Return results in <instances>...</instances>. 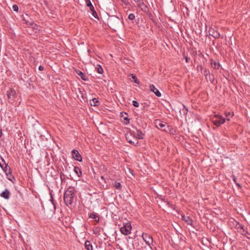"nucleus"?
Masks as SVG:
<instances>
[{"instance_id": "nucleus-33", "label": "nucleus", "mask_w": 250, "mask_h": 250, "mask_svg": "<svg viewBox=\"0 0 250 250\" xmlns=\"http://www.w3.org/2000/svg\"><path fill=\"white\" fill-rule=\"evenodd\" d=\"M128 142L130 144H133L134 145H135L136 144H138V141L137 140H136L135 142H133L132 140H128Z\"/></svg>"}, {"instance_id": "nucleus-13", "label": "nucleus", "mask_w": 250, "mask_h": 250, "mask_svg": "<svg viewBox=\"0 0 250 250\" xmlns=\"http://www.w3.org/2000/svg\"><path fill=\"white\" fill-rule=\"evenodd\" d=\"M77 74L83 81H86L88 80L87 76L82 71L77 70L76 71Z\"/></svg>"}, {"instance_id": "nucleus-22", "label": "nucleus", "mask_w": 250, "mask_h": 250, "mask_svg": "<svg viewBox=\"0 0 250 250\" xmlns=\"http://www.w3.org/2000/svg\"><path fill=\"white\" fill-rule=\"evenodd\" d=\"M236 228L238 231H241V230H244L243 226L238 223H237Z\"/></svg>"}, {"instance_id": "nucleus-10", "label": "nucleus", "mask_w": 250, "mask_h": 250, "mask_svg": "<svg viewBox=\"0 0 250 250\" xmlns=\"http://www.w3.org/2000/svg\"><path fill=\"white\" fill-rule=\"evenodd\" d=\"M10 191L7 188H6L0 193V196L6 200H8L10 198Z\"/></svg>"}, {"instance_id": "nucleus-15", "label": "nucleus", "mask_w": 250, "mask_h": 250, "mask_svg": "<svg viewBox=\"0 0 250 250\" xmlns=\"http://www.w3.org/2000/svg\"><path fill=\"white\" fill-rule=\"evenodd\" d=\"M84 247L87 250H93V246L89 241H86L84 243Z\"/></svg>"}, {"instance_id": "nucleus-17", "label": "nucleus", "mask_w": 250, "mask_h": 250, "mask_svg": "<svg viewBox=\"0 0 250 250\" xmlns=\"http://www.w3.org/2000/svg\"><path fill=\"white\" fill-rule=\"evenodd\" d=\"M136 135L139 139H142L144 138V134L140 130H137Z\"/></svg>"}, {"instance_id": "nucleus-34", "label": "nucleus", "mask_w": 250, "mask_h": 250, "mask_svg": "<svg viewBox=\"0 0 250 250\" xmlns=\"http://www.w3.org/2000/svg\"><path fill=\"white\" fill-rule=\"evenodd\" d=\"M51 202H52V204H53V206H54V209H56V207H55V204H54V203L53 199V197H51Z\"/></svg>"}, {"instance_id": "nucleus-35", "label": "nucleus", "mask_w": 250, "mask_h": 250, "mask_svg": "<svg viewBox=\"0 0 250 250\" xmlns=\"http://www.w3.org/2000/svg\"><path fill=\"white\" fill-rule=\"evenodd\" d=\"M9 177H8V180L12 181V178L14 179V177L11 175V174L9 175Z\"/></svg>"}, {"instance_id": "nucleus-2", "label": "nucleus", "mask_w": 250, "mask_h": 250, "mask_svg": "<svg viewBox=\"0 0 250 250\" xmlns=\"http://www.w3.org/2000/svg\"><path fill=\"white\" fill-rule=\"evenodd\" d=\"M211 121L214 125L219 126L225 123V119L221 115H215L212 117Z\"/></svg>"}, {"instance_id": "nucleus-21", "label": "nucleus", "mask_w": 250, "mask_h": 250, "mask_svg": "<svg viewBox=\"0 0 250 250\" xmlns=\"http://www.w3.org/2000/svg\"><path fill=\"white\" fill-rule=\"evenodd\" d=\"M7 164H6L5 163V161L4 160V159L2 157H0V167L3 168V167H4V166H5V165H7Z\"/></svg>"}, {"instance_id": "nucleus-25", "label": "nucleus", "mask_w": 250, "mask_h": 250, "mask_svg": "<svg viewBox=\"0 0 250 250\" xmlns=\"http://www.w3.org/2000/svg\"><path fill=\"white\" fill-rule=\"evenodd\" d=\"M114 187H115L116 188H117V189H120L121 188V187H122V186H121V185L120 183H119V182H115V183H114Z\"/></svg>"}, {"instance_id": "nucleus-20", "label": "nucleus", "mask_w": 250, "mask_h": 250, "mask_svg": "<svg viewBox=\"0 0 250 250\" xmlns=\"http://www.w3.org/2000/svg\"><path fill=\"white\" fill-rule=\"evenodd\" d=\"M74 171L79 177L82 175V172L80 168L77 167H74Z\"/></svg>"}, {"instance_id": "nucleus-18", "label": "nucleus", "mask_w": 250, "mask_h": 250, "mask_svg": "<svg viewBox=\"0 0 250 250\" xmlns=\"http://www.w3.org/2000/svg\"><path fill=\"white\" fill-rule=\"evenodd\" d=\"M85 3L87 7H88L90 10H93L94 9L90 0H85Z\"/></svg>"}, {"instance_id": "nucleus-38", "label": "nucleus", "mask_w": 250, "mask_h": 250, "mask_svg": "<svg viewBox=\"0 0 250 250\" xmlns=\"http://www.w3.org/2000/svg\"><path fill=\"white\" fill-rule=\"evenodd\" d=\"M125 120H127L128 123H129V120L127 118H125Z\"/></svg>"}, {"instance_id": "nucleus-32", "label": "nucleus", "mask_w": 250, "mask_h": 250, "mask_svg": "<svg viewBox=\"0 0 250 250\" xmlns=\"http://www.w3.org/2000/svg\"><path fill=\"white\" fill-rule=\"evenodd\" d=\"M132 104L134 106L136 107H138L139 106V104L138 102H137L136 101H133Z\"/></svg>"}, {"instance_id": "nucleus-23", "label": "nucleus", "mask_w": 250, "mask_h": 250, "mask_svg": "<svg viewBox=\"0 0 250 250\" xmlns=\"http://www.w3.org/2000/svg\"><path fill=\"white\" fill-rule=\"evenodd\" d=\"M233 116V113H231L230 112L226 113V117H227V119L228 121H229Z\"/></svg>"}, {"instance_id": "nucleus-6", "label": "nucleus", "mask_w": 250, "mask_h": 250, "mask_svg": "<svg viewBox=\"0 0 250 250\" xmlns=\"http://www.w3.org/2000/svg\"><path fill=\"white\" fill-rule=\"evenodd\" d=\"M7 96L9 99L14 101L17 97L16 91L13 88L7 91Z\"/></svg>"}, {"instance_id": "nucleus-16", "label": "nucleus", "mask_w": 250, "mask_h": 250, "mask_svg": "<svg viewBox=\"0 0 250 250\" xmlns=\"http://www.w3.org/2000/svg\"><path fill=\"white\" fill-rule=\"evenodd\" d=\"M89 218H91L92 219H94L96 222H99V217L98 216V215L96 213H91L89 216Z\"/></svg>"}, {"instance_id": "nucleus-4", "label": "nucleus", "mask_w": 250, "mask_h": 250, "mask_svg": "<svg viewBox=\"0 0 250 250\" xmlns=\"http://www.w3.org/2000/svg\"><path fill=\"white\" fill-rule=\"evenodd\" d=\"M136 5L139 7L143 12H147L148 11V7L144 4L143 0H133Z\"/></svg>"}, {"instance_id": "nucleus-14", "label": "nucleus", "mask_w": 250, "mask_h": 250, "mask_svg": "<svg viewBox=\"0 0 250 250\" xmlns=\"http://www.w3.org/2000/svg\"><path fill=\"white\" fill-rule=\"evenodd\" d=\"M3 171L5 172L7 176H9V175H11V171L10 168L8 167V164L5 165L3 168H1Z\"/></svg>"}, {"instance_id": "nucleus-30", "label": "nucleus", "mask_w": 250, "mask_h": 250, "mask_svg": "<svg viewBox=\"0 0 250 250\" xmlns=\"http://www.w3.org/2000/svg\"><path fill=\"white\" fill-rule=\"evenodd\" d=\"M233 181L235 182V183L236 184V185L238 186V187L240 188H241V186L240 185V184H239L238 183H237V182H236V178L235 177V176H233Z\"/></svg>"}, {"instance_id": "nucleus-3", "label": "nucleus", "mask_w": 250, "mask_h": 250, "mask_svg": "<svg viewBox=\"0 0 250 250\" xmlns=\"http://www.w3.org/2000/svg\"><path fill=\"white\" fill-rule=\"evenodd\" d=\"M131 229L132 227L130 223H127L120 228V231L123 234L127 235L131 233Z\"/></svg>"}, {"instance_id": "nucleus-37", "label": "nucleus", "mask_w": 250, "mask_h": 250, "mask_svg": "<svg viewBox=\"0 0 250 250\" xmlns=\"http://www.w3.org/2000/svg\"><path fill=\"white\" fill-rule=\"evenodd\" d=\"M2 135V131L1 129H0V137H1Z\"/></svg>"}, {"instance_id": "nucleus-24", "label": "nucleus", "mask_w": 250, "mask_h": 250, "mask_svg": "<svg viewBox=\"0 0 250 250\" xmlns=\"http://www.w3.org/2000/svg\"><path fill=\"white\" fill-rule=\"evenodd\" d=\"M131 76L132 79L133 80V82L135 83H137V84L139 83V82L138 81V80H137L136 77L134 75H133L132 74H131Z\"/></svg>"}, {"instance_id": "nucleus-5", "label": "nucleus", "mask_w": 250, "mask_h": 250, "mask_svg": "<svg viewBox=\"0 0 250 250\" xmlns=\"http://www.w3.org/2000/svg\"><path fill=\"white\" fill-rule=\"evenodd\" d=\"M142 237L143 238V240L148 246H150L152 244L153 239L151 235H149L147 233H143L142 234Z\"/></svg>"}, {"instance_id": "nucleus-40", "label": "nucleus", "mask_w": 250, "mask_h": 250, "mask_svg": "<svg viewBox=\"0 0 250 250\" xmlns=\"http://www.w3.org/2000/svg\"><path fill=\"white\" fill-rule=\"evenodd\" d=\"M116 20L118 22L119 21V19H116Z\"/></svg>"}, {"instance_id": "nucleus-9", "label": "nucleus", "mask_w": 250, "mask_h": 250, "mask_svg": "<svg viewBox=\"0 0 250 250\" xmlns=\"http://www.w3.org/2000/svg\"><path fill=\"white\" fill-rule=\"evenodd\" d=\"M208 33L210 36H212L215 39L219 38L220 37V34L218 31L215 30L213 28H210L208 30Z\"/></svg>"}, {"instance_id": "nucleus-28", "label": "nucleus", "mask_w": 250, "mask_h": 250, "mask_svg": "<svg viewBox=\"0 0 250 250\" xmlns=\"http://www.w3.org/2000/svg\"><path fill=\"white\" fill-rule=\"evenodd\" d=\"M135 15L132 13L130 14L128 17V19L130 21H133V20L135 19Z\"/></svg>"}, {"instance_id": "nucleus-26", "label": "nucleus", "mask_w": 250, "mask_h": 250, "mask_svg": "<svg viewBox=\"0 0 250 250\" xmlns=\"http://www.w3.org/2000/svg\"><path fill=\"white\" fill-rule=\"evenodd\" d=\"M96 68L97 69V72L99 74H102L103 73L104 71L103 68L100 65H98Z\"/></svg>"}, {"instance_id": "nucleus-1", "label": "nucleus", "mask_w": 250, "mask_h": 250, "mask_svg": "<svg viewBox=\"0 0 250 250\" xmlns=\"http://www.w3.org/2000/svg\"><path fill=\"white\" fill-rule=\"evenodd\" d=\"M75 191L74 188L69 187L65 191L63 196V200L67 206L69 207L72 205L75 198Z\"/></svg>"}, {"instance_id": "nucleus-19", "label": "nucleus", "mask_w": 250, "mask_h": 250, "mask_svg": "<svg viewBox=\"0 0 250 250\" xmlns=\"http://www.w3.org/2000/svg\"><path fill=\"white\" fill-rule=\"evenodd\" d=\"M99 103V101L96 98H93L92 101H90V102L91 105L94 106H97Z\"/></svg>"}, {"instance_id": "nucleus-12", "label": "nucleus", "mask_w": 250, "mask_h": 250, "mask_svg": "<svg viewBox=\"0 0 250 250\" xmlns=\"http://www.w3.org/2000/svg\"><path fill=\"white\" fill-rule=\"evenodd\" d=\"M182 219L183 220L185 221V222L188 225L193 226V225H192L193 221L189 216H186V215H182Z\"/></svg>"}, {"instance_id": "nucleus-36", "label": "nucleus", "mask_w": 250, "mask_h": 250, "mask_svg": "<svg viewBox=\"0 0 250 250\" xmlns=\"http://www.w3.org/2000/svg\"><path fill=\"white\" fill-rule=\"evenodd\" d=\"M39 70H40V71L43 70V67L42 66V65L39 66Z\"/></svg>"}, {"instance_id": "nucleus-7", "label": "nucleus", "mask_w": 250, "mask_h": 250, "mask_svg": "<svg viewBox=\"0 0 250 250\" xmlns=\"http://www.w3.org/2000/svg\"><path fill=\"white\" fill-rule=\"evenodd\" d=\"M156 126L158 128L164 131H167V128L168 127L166 123L160 121L156 122Z\"/></svg>"}, {"instance_id": "nucleus-8", "label": "nucleus", "mask_w": 250, "mask_h": 250, "mask_svg": "<svg viewBox=\"0 0 250 250\" xmlns=\"http://www.w3.org/2000/svg\"><path fill=\"white\" fill-rule=\"evenodd\" d=\"M72 155L73 158L79 162H81L82 161V158L79 152L77 150L73 149L72 151Z\"/></svg>"}, {"instance_id": "nucleus-29", "label": "nucleus", "mask_w": 250, "mask_h": 250, "mask_svg": "<svg viewBox=\"0 0 250 250\" xmlns=\"http://www.w3.org/2000/svg\"><path fill=\"white\" fill-rule=\"evenodd\" d=\"M91 12H92V16L95 18H98V15L96 12V11L94 9H93V10H90Z\"/></svg>"}, {"instance_id": "nucleus-27", "label": "nucleus", "mask_w": 250, "mask_h": 250, "mask_svg": "<svg viewBox=\"0 0 250 250\" xmlns=\"http://www.w3.org/2000/svg\"><path fill=\"white\" fill-rule=\"evenodd\" d=\"M211 65L212 67H213L214 68L218 69L219 67V64L218 62H214L213 63H211Z\"/></svg>"}, {"instance_id": "nucleus-11", "label": "nucleus", "mask_w": 250, "mask_h": 250, "mask_svg": "<svg viewBox=\"0 0 250 250\" xmlns=\"http://www.w3.org/2000/svg\"><path fill=\"white\" fill-rule=\"evenodd\" d=\"M149 90L151 92L154 93L157 97H161V93L154 86L153 84L149 85Z\"/></svg>"}, {"instance_id": "nucleus-31", "label": "nucleus", "mask_w": 250, "mask_h": 250, "mask_svg": "<svg viewBox=\"0 0 250 250\" xmlns=\"http://www.w3.org/2000/svg\"><path fill=\"white\" fill-rule=\"evenodd\" d=\"M12 8H13V10L14 11H16V12H18V11L19 7H18V6L17 5H16V4L13 5V6H12Z\"/></svg>"}, {"instance_id": "nucleus-39", "label": "nucleus", "mask_w": 250, "mask_h": 250, "mask_svg": "<svg viewBox=\"0 0 250 250\" xmlns=\"http://www.w3.org/2000/svg\"><path fill=\"white\" fill-rule=\"evenodd\" d=\"M186 62H188V58H186Z\"/></svg>"}]
</instances>
